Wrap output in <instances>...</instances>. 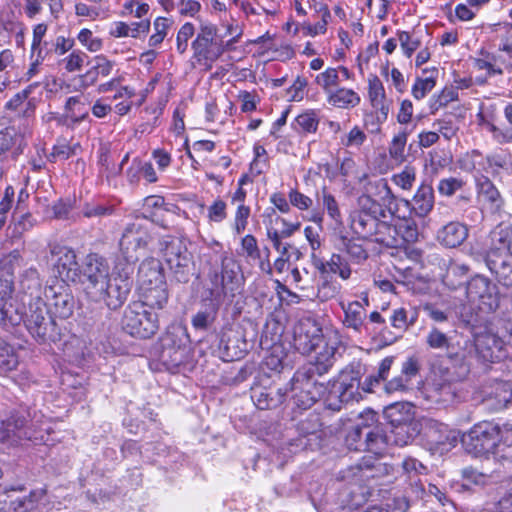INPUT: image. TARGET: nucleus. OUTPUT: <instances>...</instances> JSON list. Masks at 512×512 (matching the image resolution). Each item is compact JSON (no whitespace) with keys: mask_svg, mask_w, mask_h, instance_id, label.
Wrapping results in <instances>:
<instances>
[{"mask_svg":"<svg viewBox=\"0 0 512 512\" xmlns=\"http://www.w3.org/2000/svg\"><path fill=\"white\" fill-rule=\"evenodd\" d=\"M237 275L236 262L230 257L221 256L220 267L208 273L209 286L205 290L207 294L205 301H208V304L205 309L199 310L192 316L191 323L195 330L206 331L213 325L225 297H234L238 290Z\"/></svg>","mask_w":512,"mask_h":512,"instance_id":"nucleus-1","label":"nucleus"},{"mask_svg":"<svg viewBox=\"0 0 512 512\" xmlns=\"http://www.w3.org/2000/svg\"><path fill=\"white\" fill-rule=\"evenodd\" d=\"M49 425L44 415L31 407L20 406L9 416L0 421V438L2 440H30L35 443L45 441Z\"/></svg>","mask_w":512,"mask_h":512,"instance_id":"nucleus-2","label":"nucleus"},{"mask_svg":"<svg viewBox=\"0 0 512 512\" xmlns=\"http://www.w3.org/2000/svg\"><path fill=\"white\" fill-rule=\"evenodd\" d=\"M318 364H305L292 378V402L299 409L311 408L327 392V386L317 380L331 369L329 356L324 355Z\"/></svg>","mask_w":512,"mask_h":512,"instance_id":"nucleus-3","label":"nucleus"},{"mask_svg":"<svg viewBox=\"0 0 512 512\" xmlns=\"http://www.w3.org/2000/svg\"><path fill=\"white\" fill-rule=\"evenodd\" d=\"M293 346L301 354L314 353L313 360L307 364H318L324 355L329 356L331 367L336 361V342L325 339L322 328L311 317H304L293 327Z\"/></svg>","mask_w":512,"mask_h":512,"instance_id":"nucleus-4","label":"nucleus"},{"mask_svg":"<svg viewBox=\"0 0 512 512\" xmlns=\"http://www.w3.org/2000/svg\"><path fill=\"white\" fill-rule=\"evenodd\" d=\"M134 270V267L123 265L122 260L118 259L112 275L107 278L103 287L95 292L110 310L121 308L127 301L134 284Z\"/></svg>","mask_w":512,"mask_h":512,"instance_id":"nucleus-5","label":"nucleus"},{"mask_svg":"<svg viewBox=\"0 0 512 512\" xmlns=\"http://www.w3.org/2000/svg\"><path fill=\"white\" fill-rule=\"evenodd\" d=\"M50 313L46 302L40 297L31 300L27 310L23 311L22 322L39 343L56 342L60 339V332Z\"/></svg>","mask_w":512,"mask_h":512,"instance_id":"nucleus-6","label":"nucleus"},{"mask_svg":"<svg viewBox=\"0 0 512 512\" xmlns=\"http://www.w3.org/2000/svg\"><path fill=\"white\" fill-rule=\"evenodd\" d=\"M162 245L163 257L172 279L178 283H188L195 273V263L185 240L179 237H168Z\"/></svg>","mask_w":512,"mask_h":512,"instance_id":"nucleus-7","label":"nucleus"},{"mask_svg":"<svg viewBox=\"0 0 512 512\" xmlns=\"http://www.w3.org/2000/svg\"><path fill=\"white\" fill-rule=\"evenodd\" d=\"M500 440L499 425L490 421L475 424L461 437L465 450L476 457L489 453L496 454Z\"/></svg>","mask_w":512,"mask_h":512,"instance_id":"nucleus-8","label":"nucleus"},{"mask_svg":"<svg viewBox=\"0 0 512 512\" xmlns=\"http://www.w3.org/2000/svg\"><path fill=\"white\" fill-rule=\"evenodd\" d=\"M121 325L127 334L148 339L157 333L159 318L157 313L148 311L143 304L133 302L125 308Z\"/></svg>","mask_w":512,"mask_h":512,"instance_id":"nucleus-9","label":"nucleus"},{"mask_svg":"<svg viewBox=\"0 0 512 512\" xmlns=\"http://www.w3.org/2000/svg\"><path fill=\"white\" fill-rule=\"evenodd\" d=\"M23 485L11 486L0 494V505H6L13 512H48V499L45 489L25 493Z\"/></svg>","mask_w":512,"mask_h":512,"instance_id":"nucleus-10","label":"nucleus"},{"mask_svg":"<svg viewBox=\"0 0 512 512\" xmlns=\"http://www.w3.org/2000/svg\"><path fill=\"white\" fill-rule=\"evenodd\" d=\"M466 294L470 302L485 313L494 312L499 306V289L488 277L475 275L466 283Z\"/></svg>","mask_w":512,"mask_h":512,"instance_id":"nucleus-11","label":"nucleus"},{"mask_svg":"<svg viewBox=\"0 0 512 512\" xmlns=\"http://www.w3.org/2000/svg\"><path fill=\"white\" fill-rule=\"evenodd\" d=\"M109 271V264L103 256L90 253L84 258L78 269L76 282L84 285L88 292L95 294L100 287H103L110 276Z\"/></svg>","mask_w":512,"mask_h":512,"instance_id":"nucleus-12","label":"nucleus"},{"mask_svg":"<svg viewBox=\"0 0 512 512\" xmlns=\"http://www.w3.org/2000/svg\"><path fill=\"white\" fill-rule=\"evenodd\" d=\"M420 433L423 434L431 449L440 452L449 451L456 446L460 432L450 428L447 424L433 418H425L420 424Z\"/></svg>","mask_w":512,"mask_h":512,"instance_id":"nucleus-13","label":"nucleus"},{"mask_svg":"<svg viewBox=\"0 0 512 512\" xmlns=\"http://www.w3.org/2000/svg\"><path fill=\"white\" fill-rule=\"evenodd\" d=\"M476 259L485 263L501 286L512 288V256L503 247L493 243L487 251L478 254Z\"/></svg>","mask_w":512,"mask_h":512,"instance_id":"nucleus-14","label":"nucleus"},{"mask_svg":"<svg viewBox=\"0 0 512 512\" xmlns=\"http://www.w3.org/2000/svg\"><path fill=\"white\" fill-rule=\"evenodd\" d=\"M150 239L148 231L140 224H129L121 237L120 250L123 265H130L135 268Z\"/></svg>","mask_w":512,"mask_h":512,"instance_id":"nucleus-15","label":"nucleus"},{"mask_svg":"<svg viewBox=\"0 0 512 512\" xmlns=\"http://www.w3.org/2000/svg\"><path fill=\"white\" fill-rule=\"evenodd\" d=\"M194 56L214 62L223 55L222 37L218 35L216 25L202 22L196 39L191 44Z\"/></svg>","mask_w":512,"mask_h":512,"instance_id":"nucleus-16","label":"nucleus"},{"mask_svg":"<svg viewBox=\"0 0 512 512\" xmlns=\"http://www.w3.org/2000/svg\"><path fill=\"white\" fill-rule=\"evenodd\" d=\"M44 295L48 309L56 317L67 319L73 314L75 299L65 281L56 280L45 288Z\"/></svg>","mask_w":512,"mask_h":512,"instance_id":"nucleus-17","label":"nucleus"},{"mask_svg":"<svg viewBox=\"0 0 512 512\" xmlns=\"http://www.w3.org/2000/svg\"><path fill=\"white\" fill-rule=\"evenodd\" d=\"M47 260L51 262V265L57 271L61 278L60 281H77V272L80 265L72 248L56 243L50 244Z\"/></svg>","mask_w":512,"mask_h":512,"instance_id":"nucleus-18","label":"nucleus"},{"mask_svg":"<svg viewBox=\"0 0 512 512\" xmlns=\"http://www.w3.org/2000/svg\"><path fill=\"white\" fill-rule=\"evenodd\" d=\"M360 384L361 381L350 378L343 369L338 384H334L332 389L328 392L326 398L327 408L333 411H339L342 404L359 401L362 398Z\"/></svg>","mask_w":512,"mask_h":512,"instance_id":"nucleus-19","label":"nucleus"},{"mask_svg":"<svg viewBox=\"0 0 512 512\" xmlns=\"http://www.w3.org/2000/svg\"><path fill=\"white\" fill-rule=\"evenodd\" d=\"M445 356L453 365L464 368L466 372L474 362H478L473 339L464 335H454Z\"/></svg>","mask_w":512,"mask_h":512,"instance_id":"nucleus-20","label":"nucleus"},{"mask_svg":"<svg viewBox=\"0 0 512 512\" xmlns=\"http://www.w3.org/2000/svg\"><path fill=\"white\" fill-rule=\"evenodd\" d=\"M476 348L477 361H500L505 355L503 352L504 339L491 332L476 333L473 338Z\"/></svg>","mask_w":512,"mask_h":512,"instance_id":"nucleus-21","label":"nucleus"},{"mask_svg":"<svg viewBox=\"0 0 512 512\" xmlns=\"http://www.w3.org/2000/svg\"><path fill=\"white\" fill-rule=\"evenodd\" d=\"M246 342L241 341L237 332L224 327L219 335L218 355L225 362H232L244 356Z\"/></svg>","mask_w":512,"mask_h":512,"instance_id":"nucleus-22","label":"nucleus"},{"mask_svg":"<svg viewBox=\"0 0 512 512\" xmlns=\"http://www.w3.org/2000/svg\"><path fill=\"white\" fill-rule=\"evenodd\" d=\"M287 389L274 387H254L251 390V399L260 410H269L279 407L286 399Z\"/></svg>","mask_w":512,"mask_h":512,"instance_id":"nucleus-23","label":"nucleus"},{"mask_svg":"<svg viewBox=\"0 0 512 512\" xmlns=\"http://www.w3.org/2000/svg\"><path fill=\"white\" fill-rule=\"evenodd\" d=\"M23 321V306L17 300L0 299V329L12 332Z\"/></svg>","mask_w":512,"mask_h":512,"instance_id":"nucleus-24","label":"nucleus"},{"mask_svg":"<svg viewBox=\"0 0 512 512\" xmlns=\"http://www.w3.org/2000/svg\"><path fill=\"white\" fill-rule=\"evenodd\" d=\"M468 237V228L456 221L442 226L437 232L438 242L448 248L460 246Z\"/></svg>","mask_w":512,"mask_h":512,"instance_id":"nucleus-25","label":"nucleus"},{"mask_svg":"<svg viewBox=\"0 0 512 512\" xmlns=\"http://www.w3.org/2000/svg\"><path fill=\"white\" fill-rule=\"evenodd\" d=\"M369 422V428L366 430L365 439L362 443L364 445L363 451H369L375 455H381L386 449L387 445L391 444L388 430L386 427L376 425L371 427L373 423Z\"/></svg>","mask_w":512,"mask_h":512,"instance_id":"nucleus-26","label":"nucleus"},{"mask_svg":"<svg viewBox=\"0 0 512 512\" xmlns=\"http://www.w3.org/2000/svg\"><path fill=\"white\" fill-rule=\"evenodd\" d=\"M140 289L166 283L161 263L155 259L143 261L138 269Z\"/></svg>","mask_w":512,"mask_h":512,"instance_id":"nucleus-27","label":"nucleus"},{"mask_svg":"<svg viewBox=\"0 0 512 512\" xmlns=\"http://www.w3.org/2000/svg\"><path fill=\"white\" fill-rule=\"evenodd\" d=\"M393 361V357H385L380 362L377 373L371 374L361 381L360 390L365 393L383 392V385L387 380Z\"/></svg>","mask_w":512,"mask_h":512,"instance_id":"nucleus-28","label":"nucleus"},{"mask_svg":"<svg viewBox=\"0 0 512 512\" xmlns=\"http://www.w3.org/2000/svg\"><path fill=\"white\" fill-rule=\"evenodd\" d=\"M391 444L405 446L420 434V424L413 420L408 423L386 427Z\"/></svg>","mask_w":512,"mask_h":512,"instance_id":"nucleus-29","label":"nucleus"},{"mask_svg":"<svg viewBox=\"0 0 512 512\" xmlns=\"http://www.w3.org/2000/svg\"><path fill=\"white\" fill-rule=\"evenodd\" d=\"M361 422L357 424L347 435L346 444L349 450L363 451L364 445L361 442L365 439L366 430L369 428V422H376V413L372 410L360 415Z\"/></svg>","mask_w":512,"mask_h":512,"instance_id":"nucleus-30","label":"nucleus"},{"mask_svg":"<svg viewBox=\"0 0 512 512\" xmlns=\"http://www.w3.org/2000/svg\"><path fill=\"white\" fill-rule=\"evenodd\" d=\"M169 294L167 283L157 286H150L140 289V301L144 308L163 309L168 302Z\"/></svg>","mask_w":512,"mask_h":512,"instance_id":"nucleus-31","label":"nucleus"},{"mask_svg":"<svg viewBox=\"0 0 512 512\" xmlns=\"http://www.w3.org/2000/svg\"><path fill=\"white\" fill-rule=\"evenodd\" d=\"M406 203L412 206V210L417 216H427L434 207L433 187L430 184L423 183L416 191L412 202L407 201Z\"/></svg>","mask_w":512,"mask_h":512,"instance_id":"nucleus-32","label":"nucleus"},{"mask_svg":"<svg viewBox=\"0 0 512 512\" xmlns=\"http://www.w3.org/2000/svg\"><path fill=\"white\" fill-rule=\"evenodd\" d=\"M340 306L344 312V326L360 333L366 318V309L364 308V305L360 301H353L348 304L341 302Z\"/></svg>","mask_w":512,"mask_h":512,"instance_id":"nucleus-33","label":"nucleus"},{"mask_svg":"<svg viewBox=\"0 0 512 512\" xmlns=\"http://www.w3.org/2000/svg\"><path fill=\"white\" fill-rule=\"evenodd\" d=\"M414 406L408 402H398L387 406L384 417L387 420L386 427L405 424L414 419Z\"/></svg>","mask_w":512,"mask_h":512,"instance_id":"nucleus-34","label":"nucleus"},{"mask_svg":"<svg viewBox=\"0 0 512 512\" xmlns=\"http://www.w3.org/2000/svg\"><path fill=\"white\" fill-rule=\"evenodd\" d=\"M368 94L371 105L379 112L378 120L385 121L388 117L389 105L386 103L383 84L377 76L369 79Z\"/></svg>","mask_w":512,"mask_h":512,"instance_id":"nucleus-35","label":"nucleus"},{"mask_svg":"<svg viewBox=\"0 0 512 512\" xmlns=\"http://www.w3.org/2000/svg\"><path fill=\"white\" fill-rule=\"evenodd\" d=\"M477 188L479 201L488 205L490 210L496 211L501 207V195L488 177H479L477 179Z\"/></svg>","mask_w":512,"mask_h":512,"instance_id":"nucleus-36","label":"nucleus"},{"mask_svg":"<svg viewBox=\"0 0 512 512\" xmlns=\"http://www.w3.org/2000/svg\"><path fill=\"white\" fill-rule=\"evenodd\" d=\"M114 66V62L108 60L104 55H97L93 58L92 67L80 76L81 85L89 87L93 85L99 76L107 77Z\"/></svg>","mask_w":512,"mask_h":512,"instance_id":"nucleus-37","label":"nucleus"},{"mask_svg":"<svg viewBox=\"0 0 512 512\" xmlns=\"http://www.w3.org/2000/svg\"><path fill=\"white\" fill-rule=\"evenodd\" d=\"M377 225H379V218L357 212L352 218L351 228L359 238L367 240L373 237Z\"/></svg>","mask_w":512,"mask_h":512,"instance_id":"nucleus-38","label":"nucleus"},{"mask_svg":"<svg viewBox=\"0 0 512 512\" xmlns=\"http://www.w3.org/2000/svg\"><path fill=\"white\" fill-rule=\"evenodd\" d=\"M23 24L11 8L4 9L0 14V45L10 42V35Z\"/></svg>","mask_w":512,"mask_h":512,"instance_id":"nucleus-39","label":"nucleus"},{"mask_svg":"<svg viewBox=\"0 0 512 512\" xmlns=\"http://www.w3.org/2000/svg\"><path fill=\"white\" fill-rule=\"evenodd\" d=\"M328 102L339 108L355 107L360 103V97L351 89L340 88L330 93Z\"/></svg>","mask_w":512,"mask_h":512,"instance_id":"nucleus-40","label":"nucleus"},{"mask_svg":"<svg viewBox=\"0 0 512 512\" xmlns=\"http://www.w3.org/2000/svg\"><path fill=\"white\" fill-rule=\"evenodd\" d=\"M114 212V205L101 201L85 202L81 207V213L86 218L101 219L113 215Z\"/></svg>","mask_w":512,"mask_h":512,"instance_id":"nucleus-41","label":"nucleus"},{"mask_svg":"<svg viewBox=\"0 0 512 512\" xmlns=\"http://www.w3.org/2000/svg\"><path fill=\"white\" fill-rule=\"evenodd\" d=\"M359 239L360 238H348L346 236H341L340 238L342 249L345 250L351 261L357 264L364 262L368 258V252L362 244L358 242Z\"/></svg>","mask_w":512,"mask_h":512,"instance_id":"nucleus-42","label":"nucleus"},{"mask_svg":"<svg viewBox=\"0 0 512 512\" xmlns=\"http://www.w3.org/2000/svg\"><path fill=\"white\" fill-rule=\"evenodd\" d=\"M454 335H447L439 328L433 326L425 337L426 345L432 350L447 351Z\"/></svg>","mask_w":512,"mask_h":512,"instance_id":"nucleus-43","label":"nucleus"},{"mask_svg":"<svg viewBox=\"0 0 512 512\" xmlns=\"http://www.w3.org/2000/svg\"><path fill=\"white\" fill-rule=\"evenodd\" d=\"M431 392L433 393L431 397L435 402L440 403L452 402L456 396L455 388L448 381H434Z\"/></svg>","mask_w":512,"mask_h":512,"instance_id":"nucleus-44","label":"nucleus"},{"mask_svg":"<svg viewBox=\"0 0 512 512\" xmlns=\"http://www.w3.org/2000/svg\"><path fill=\"white\" fill-rule=\"evenodd\" d=\"M495 399V409L501 410L512 401V388L508 382H498L491 393L489 400Z\"/></svg>","mask_w":512,"mask_h":512,"instance_id":"nucleus-45","label":"nucleus"},{"mask_svg":"<svg viewBox=\"0 0 512 512\" xmlns=\"http://www.w3.org/2000/svg\"><path fill=\"white\" fill-rule=\"evenodd\" d=\"M412 129L407 127L395 135L389 146V154L392 159L396 161H404V149L407 143V137L411 133Z\"/></svg>","mask_w":512,"mask_h":512,"instance_id":"nucleus-46","label":"nucleus"},{"mask_svg":"<svg viewBox=\"0 0 512 512\" xmlns=\"http://www.w3.org/2000/svg\"><path fill=\"white\" fill-rule=\"evenodd\" d=\"M356 468L359 471L364 472L362 476L366 478H375L383 474H388V470L390 467H388L386 464L381 463L377 459H374L373 461L363 459V461L359 463Z\"/></svg>","mask_w":512,"mask_h":512,"instance_id":"nucleus-47","label":"nucleus"},{"mask_svg":"<svg viewBox=\"0 0 512 512\" xmlns=\"http://www.w3.org/2000/svg\"><path fill=\"white\" fill-rule=\"evenodd\" d=\"M185 358L186 351L184 350L160 348L159 360L167 368L178 367L180 364L184 362Z\"/></svg>","mask_w":512,"mask_h":512,"instance_id":"nucleus-48","label":"nucleus"},{"mask_svg":"<svg viewBox=\"0 0 512 512\" xmlns=\"http://www.w3.org/2000/svg\"><path fill=\"white\" fill-rule=\"evenodd\" d=\"M330 273L338 274L343 280H347L351 275V268L348 262L340 254H332L331 258L326 261Z\"/></svg>","mask_w":512,"mask_h":512,"instance_id":"nucleus-49","label":"nucleus"},{"mask_svg":"<svg viewBox=\"0 0 512 512\" xmlns=\"http://www.w3.org/2000/svg\"><path fill=\"white\" fill-rule=\"evenodd\" d=\"M360 210L359 213H365L372 217H376L379 219L386 218V210L382 207L380 203L372 199L368 195H364L359 199Z\"/></svg>","mask_w":512,"mask_h":512,"instance_id":"nucleus-50","label":"nucleus"},{"mask_svg":"<svg viewBox=\"0 0 512 512\" xmlns=\"http://www.w3.org/2000/svg\"><path fill=\"white\" fill-rule=\"evenodd\" d=\"M403 473L414 483L418 484L419 475L426 472V467L417 459L408 457L402 461L401 464Z\"/></svg>","mask_w":512,"mask_h":512,"instance_id":"nucleus-51","label":"nucleus"},{"mask_svg":"<svg viewBox=\"0 0 512 512\" xmlns=\"http://www.w3.org/2000/svg\"><path fill=\"white\" fill-rule=\"evenodd\" d=\"M17 366V359L11 346L0 337V369L11 371Z\"/></svg>","mask_w":512,"mask_h":512,"instance_id":"nucleus-52","label":"nucleus"},{"mask_svg":"<svg viewBox=\"0 0 512 512\" xmlns=\"http://www.w3.org/2000/svg\"><path fill=\"white\" fill-rule=\"evenodd\" d=\"M397 232L395 227L379 219V225H377L376 232L373 235L375 236L374 241L389 246L395 240L394 234H397Z\"/></svg>","mask_w":512,"mask_h":512,"instance_id":"nucleus-53","label":"nucleus"},{"mask_svg":"<svg viewBox=\"0 0 512 512\" xmlns=\"http://www.w3.org/2000/svg\"><path fill=\"white\" fill-rule=\"evenodd\" d=\"M315 81L329 96L330 93L333 92L331 87L339 84L338 70L336 68H328L324 72L318 74Z\"/></svg>","mask_w":512,"mask_h":512,"instance_id":"nucleus-54","label":"nucleus"},{"mask_svg":"<svg viewBox=\"0 0 512 512\" xmlns=\"http://www.w3.org/2000/svg\"><path fill=\"white\" fill-rule=\"evenodd\" d=\"M297 126L303 133H315L318 128L319 119L314 111H307L298 115L295 119Z\"/></svg>","mask_w":512,"mask_h":512,"instance_id":"nucleus-55","label":"nucleus"},{"mask_svg":"<svg viewBox=\"0 0 512 512\" xmlns=\"http://www.w3.org/2000/svg\"><path fill=\"white\" fill-rule=\"evenodd\" d=\"M184 333L180 330L168 331L160 339V348H171L186 351V345L183 341Z\"/></svg>","mask_w":512,"mask_h":512,"instance_id":"nucleus-56","label":"nucleus"},{"mask_svg":"<svg viewBox=\"0 0 512 512\" xmlns=\"http://www.w3.org/2000/svg\"><path fill=\"white\" fill-rule=\"evenodd\" d=\"M500 442L497 447L496 455L503 459L512 461V428H500Z\"/></svg>","mask_w":512,"mask_h":512,"instance_id":"nucleus-57","label":"nucleus"},{"mask_svg":"<svg viewBox=\"0 0 512 512\" xmlns=\"http://www.w3.org/2000/svg\"><path fill=\"white\" fill-rule=\"evenodd\" d=\"M436 85L435 77L429 76L425 79L417 78L412 87V95L417 100L424 98Z\"/></svg>","mask_w":512,"mask_h":512,"instance_id":"nucleus-58","label":"nucleus"},{"mask_svg":"<svg viewBox=\"0 0 512 512\" xmlns=\"http://www.w3.org/2000/svg\"><path fill=\"white\" fill-rule=\"evenodd\" d=\"M88 56L86 53H84L81 50H74L71 52L67 57H65L62 62L65 64V69L72 73L75 71L81 70L85 59H87Z\"/></svg>","mask_w":512,"mask_h":512,"instance_id":"nucleus-59","label":"nucleus"},{"mask_svg":"<svg viewBox=\"0 0 512 512\" xmlns=\"http://www.w3.org/2000/svg\"><path fill=\"white\" fill-rule=\"evenodd\" d=\"M416 178V172L413 167H405V169L393 175L392 181L404 190H410Z\"/></svg>","mask_w":512,"mask_h":512,"instance_id":"nucleus-60","label":"nucleus"},{"mask_svg":"<svg viewBox=\"0 0 512 512\" xmlns=\"http://www.w3.org/2000/svg\"><path fill=\"white\" fill-rule=\"evenodd\" d=\"M464 185L460 178L450 177L444 178L439 181L438 191L441 195L452 196Z\"/></svg>","mask_w":512,"mask_h":512,"instance_id":"nucleus-61","label":"nucleus"},{"mask_svg":"<svg viewBox=\"0 0 512 512\" xmlns=\"http://www.w3.org/2000/svg\"><path fill=\"white\" fill-rule=\"evenodd\" d=\"M80 105V98L78 96L69 97L65 104V110L70 117L73 125L78 124L88 117V112L85 110L83 113H76V106Z\"/></svg>","mask_w":512,"mask_h":512,"instance_id":"nucleus-62","label":"nucleus"},{"mask_svg":"<svg viewBox=\"0 0 512 512\" xmlns=\"http://www.w3.org/2000/svg\"><path fill=\"white\" fill-rule=\"evenodd\" d=\"M194 31V26L190 22L181 26L176 38L177 50L179 53L183 54L187 50L188 40L194 35Z\"/></svg>","mask_w":512,"mask_h":512,"instance_id":"nucleus-63","label":"nucleus"},{"mask_svg":"<svg viewBox=\"0 0 512 512\" xmlns=\"http://www.w3.org/2000/svg\"><path fill=\"white\" fill-rule=\"evenodd\" d=\"M486 126L497 143L507 144L512 142V127L499 128L493 123H487Z\"/></svg>","mask_w":512,"mask_h":512,"instance_id":"nucleus-64","label":"nucleus"}]
</instances>
